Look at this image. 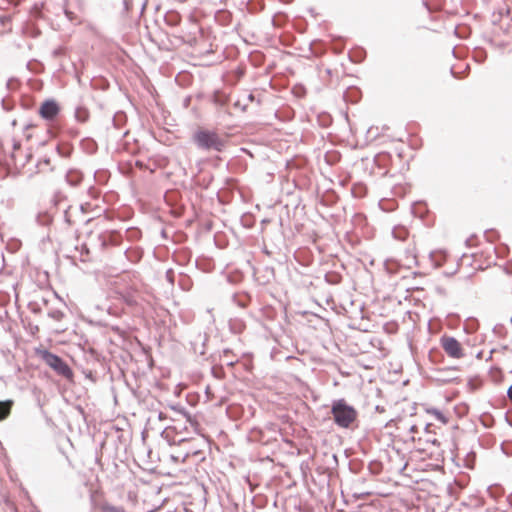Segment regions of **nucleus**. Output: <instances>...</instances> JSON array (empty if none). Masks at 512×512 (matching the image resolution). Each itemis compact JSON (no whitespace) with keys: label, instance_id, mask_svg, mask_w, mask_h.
Here are the masks:
<instances>
[{"label":"nucleus","instance_id":"11","mask_svg":"<svg viewBox=\"0 0 512 512\" xmlns=\"http://www.w3.org/2000/svg\"><path fill=\"white\" fill-rule=\"evenodd\" d=\"M74 116L78 122L84 123L89 118V111L85 107L79 106L75 109Z\"/></svg>","mask_w":512,"mask_h":512},{"label":"nucleus","instance_id":"13","mask_svg":"<svg viewBox=\"0 0 512 512\" xmlns=\"http://www.w3.org/2000/svg\"><path fill=\"white\" fill-rule=\"evenodd\" d=\"M427 411H428V413L434 415L435 418L438 421H440L441 423L446 424L448 422L447 417L440 410H438L436 408H432V409H429Z\"/></svg>","mask_w":512,"mask_h":512},{"label":"nucleus","instance_id":"22","mask_svg":"<svg viewBox=\"0 0 512 512\" xmlns=\"http://www.w3.org/2000/svg\"><path fill=\"white\" fill-rule=\"evenodd\" d=\"M158 419L159 420H165V419H168V416L165 413H163V412H159Z\"/></svg>","mask_w":512,"mask_h":512},{"label":"nucleus","instance_id":"35","mask_svg":"<svg viewBox=\"0 0 512 512\" xmlns=\"http://www.w3.org/2000/svg\"><path fill=\"white\" fill-rule=\"evenodd\" d=\"M430 424H426L425 429L428 430Z\"/></svg>","mask_w":512,"mask_h":512},{"label":"nucleus","instance_id":"20","mask_svg":"<svg viewBox=\"0 0 512 512\" xmlns=\"http://www.w3.org/2000/svg\"><path fill=\"white\" fill-rule=\"evenodd\" d=\"M326 281L330 284H337L339 282V279L337 275H333V278L331 279L329 275H326Z\"/></svg>","mask_w":512,"mask_h":512},{"label":"nucleus","instance_id":"3","mask_svg":"<svg viewBox=\"0 0 512 512\" xmlns=\"http://www.w3.org/2000/svg\"><path fill=\"white\" fill-rule=\"evenodd\" d=\"M171 421H173L175 424L172 426L166 427L161 432V437L165 439L170 445L172 444H179L181 442H184L187 440V437L180 436L181 434L187 433L189 434L190 431L195 432L189 425V423H186V420L184 421V424L180 423V418H174L169 417Z\"/></svg>","mask_w":512,"mask_h":512},{"label":"nucleus","instance_id":"2","mask_svg":"<svg viewBox=\"0 0 512 512\" xmlns=\"http://www.w3.org/2000/svg\"><path fill=\"white\" fill-rule=\"evenodd\" d=\"M331 414L334 423L343 429L353 428L358 419L357 410L343 398L332 401Z\"/></svg>","mask_w":512,"mask_h":512},{"label":"nucleus","instance_id":"14","mask_svg":"<svg viewBox=\"0 0 512 512\" xmlns=\"http://www.w3.org/2000/svg\"><path fill=\"white\" fill-rule=\"evenodd\" d=\"M48 316L50 318H52L53 320L61 321L64 317V313H63V311H61L59 309H50L48 311Z\"/></svg>","mask_w":512,"mask_h":512},{"label":"nucleus","instance_id":"25","mask_svg":"<svg viewBox=\"0 0 512 512\" xmlns=\"http://www.w3.org/2000/svg\"><path fill=\"white\" fill-rule=\"evenodd\" d=\"M55 150H56V151H57V152H58L62 157H67V156H68V154H63V153L61 152V150H60V147H59V146H56V147H55Z\"/></svg>","mask_w":512,"mask_h":512},{"label":"nucleus","instance_id":"17","mask_svg":"<svg viewBox=\"0 0 512 512\" xmlns=\"http://www.w3.org/2000/svg\"><path fill=\"white\" fill-rule=\"evenodd\" d=\"M233 299H234V302H235L238 306H240V307H242V308H244V307H246V306H247V303H248V299H247V297H243L242 299H238V296L234 295V296H233Z\"/></svg>","mask_w":512,"mask_h":512},{"label":"nucleus","instance_id":"23","mask_svg":"<svg viewBox=\"0 0 512 512\" xmlns=\"http://www.w3.org/2000/svg\"><path fill=\"white\" fill-rule=\"evenodd\" d=\"M507 396H508L509 400L512 401V384L510 385V387L507 390Z\"/></svg>","mask_w":512,"mask_h":512},{"label":"nucleus","instance_id":"29","mask_svg":"<svg viewBox=\"0 0 512 512\" xmlns=\"http://www.w3.org/2000/svg\"><path fill=\"white\" fill-rule=\"evenodd\" d=\"M228 353H230V351H229L228 349H226V350H224V351H223L224 356H227V355H228Z\"/></svg>","mask_w":512,"mask_h":512},{"label":"nucleus","instance_id":"18","mask_svg":"<svg viewBox=\"0 0 512 512\" xmlns=\"http://www.w3.org/2000/svg\"><path fill=\"white\" fill-rule=\"evenodd\" d=\"M17 85L18 80L16 78H10L6 83L8 89H15Z\"/></svg>","mask_w":512,"mask_h":512},{"label":"nucleus","instance_id":"19","mask_svg":"<svg viewBox=\"0 0 512 512\" xmlns=\"http://www.w3.org/2000/svg\"><path fill=\"white\" fill-rule=\"evenodd\" d=\"M435 256H436L435 252H430L429 258H430L431 262L433 263V265L434 266H440L441 265V261L438 260V259H435Z\"/></svg>","mask_w":512,"mask_h":512},{"label":"nucleus","instance_id":"31","mask_svg":"<svg viewBox=\"0 0 512 512\" xmlns=\"http://www.w3.org/2000/svg\"><path fill=\"white\" fill-rule=\"evenodd\" d=\"M91 502H92V505L95 507V506H96V503H95V501H94L93 497H91Z\"/></svg>","mask_w":512,"mask_h":512},{"label":"nucleus","instance_id":"37","mask_svg":"<svg viewBox=\"0 0 512 512\" xmlns=\"http://www.w3.org/2000/svg\"><path fill=\"white\" fill-rule=\"evenodd\" d=\"M510 322L512 323V317L510 318Z\"/></svg>","mask_w":512,"mask_h":512},{"label":"nucleus","instance_id":"34","mask_svg":"<svg viewBox=\"0 0 512 512\" xmlns=\"http://www.w3.org/2000/svg\"><path fill=\"white\" fill-rule=\"evenodd\" d=\"M326 72H327V74H331V70L330 69H327Z\"/></svg>","mask_w":512,"mask_h":512},{"label":"nucleus","instance_id":"10","mask_svg":"<svg viewBox=\"0 0 512 512\" xmlns=\"http://www.w3.org/2000/svg\"><path fill=\"white\" fill-rule=\"evenodd\" d=\"M12 405L13 401L11 400L0 401V421L6 419L9 416Z\"/></svg>","mask_w":512,"mask_h":512},{"label":"nucleus","instance_id":"12","mask_svg":"<svg viewBox=\"0 0 512 512\" xmlns=\"http://www.w3.org/2000/svg\"><path fill=\"white\" fill-rule=\"evenodd\" d=\"M43 9H44L43 2L35 3L30 9V14L32 17H34L36 19L42 18L43 17Z\"/></svg>","mask_w":512,"mask_h":512},{"label":"nucleus","instance_id":"33","mask_svg":"<svg viewBox=\"0 0 512 512\" xmlns=\"http://www.w3.org/2000/svg\"><path fill=\"white\" fill-rule=\"evenodd\" d=\"M54 54H55V55H58V54H59V51H58V50H55V51H54Z\"/></svg>","mask_w":512,"mask_h":512},{"label":"nucleus","instance_id":"24","mask_svg":"<svg viewBox=\"0 0 512 512\" xmlns=\"http://www.w3.org/2000/svg\"><path fill=\"white\" fill-rule=\"evenodd\" d=\"M124 8H125V10H126V11H129V9H130V3H129V1H128V0H124Z\"/></svg>","mask_w":512,"mask_h":512},{"label":"nucleus","instance_id":"9","mask_svg":"<svg viewBox=\"0 0 512 512\" xmlns=\"http://www.w3.org/2000/svg\"><path fill=\"white\" fill-rule=\"evenodd\" d=\"M164 21L167 25H169L171 27H176L181 22V16L177 11L170 10V11L166 12V14L164 16Z\"/></svg>","mask_w":512,"mask_h":512},{"label":"nucleus","instance_id":"32","mask_svg":"<svg viewBox=\"0 0 512 512\" xmlns=\"http://www.w3.org/2000/svg\"><path fill=\"white\" fill-rule=\"evenodd\" d=\"M145 8V3L141 4V10H144Z\"/></svg>","mask_w":512,"mask_h":512},{"label":"nucleus","instance_id":"4","mask_svg":"<svg viewBox=\"0 0 512 512\" xmlns=\"http://www.w3.org/2000/svg\"><path fill=\"white\" fill-rule=\"evenodd\" d=\"M41 359L48 365L51 369H53L58 375L64 377L65 379H72L73 371L68 366V364L58 355L48 351L43 350L41 352Z\"/></svg>","mask_w":512,"mask_h":512},{"label":"nucleus","instance_id":"16","mask_svg":"<svg viewBox=\"0 0 512 512\" xmlns=\"http://www.w3.org/2000/svg\"><path fill=\"white\" fill-rule=\"evenodd\" d=\"M393 234L396 239H399L401 241H404L407 237V231L405 229H400L399 233L397 232V230H394Z\"/></svg>","mask_w":512,"mask_h":512},{"label":"nucleus","instance_id":"21","mask_svg":"<svg viewBox=\"0 0 512 512\" xmlns=\"http://www.w3.org/2000/svg\"><path fill=\"white\" fill-rule=\"evenodd\" d=\"M98 238H99V240L101 241V244H100V245H101V247H102V248H104V247L107 245V239H106V238H107V236H106V235H102V234H100V235L98 236Z\"/></svg>","mask_w":512,"mask_h":512},{"label":"nucleus","instance_id":"6","mask_svg":"<svg viewBox=\"0 0 512 512\" xmlns=\"http://www.w3.org/2000/svg\"><path fill=\"white\" fill-rule=\"evenodd\" d=\"M59 111V105L53 99L45 100L39 108V114L41 117L49 121L54 120L59 114Z\"/></svg>","mask_w":512,"mask_h":512},{"label":"nucleus","instance_id":"36","mask_svg":"<svg viewBox=\"0 0 512 512\" xmlns=\"http://www.w3.org/2000/svg\"><path fill=\"white\" fill-rule=\"evenodd\" d=\"M411 431L414 432L415 431V426H412L411 427Z\"/></svg>","mask_w":512,"mask_h":512},{"label":"nucleus","instance_id":"26","mask_svg":"<svg viewBox=\"0 0 512 512\" xmlns=\"http://www.w3.org/2000/svg\"><path fill=\"white\" fill-rule=\"evenodd\" d=\"M127 303H128L129 305H135V304H136V301H135V300H133V299H127Z\"/></svg>","mask_w":512,"mask_h":512},{"label":"nucleus","instance_id":"27","mask_svg":"<svg viewBox=\"0 0 512 512\" xmlns=\"http://www.w3.org/2000/svg\"><path fill=\"white\" fill-rule=\"evenodd\" d=\"M375 409H376L377 411H379V412H383V411H384V408H382V407H380V406H378V405L376 406V408H375Z\"/></svg>","mask_w":512,"mask_h":512},{"label":"nucleus","instance_id":"8","mask_svg":"<svg viewBox=\"0 0 512 512\" xmlns=\"http://www.w3.org/2000/svg\"><path fill=\"white\" fill-rule=\"evenodd\" d=\"M65 178L70 186L77 187L83 180V174L77 169H70Z\"/></svg>","mask_w":512,"mask_h":512},{"label":"nucleus","instance_id":"30","mask_svg":"<svg viewBox=\"0 0 512 512\" xmlns=\"http://www.w3.org/2000/svg\"><path fill=\"white\" fill-rule=\"evenodd\" d=\"M20 147L19 143H14V149H18Z\"/></svg>","mask_w":512,"mask_h":512},{"label":"nucleus","instance_id":"15","mask_svg":"<svg viewBox=\"0 0 512 512\" xmlns=\"http://www.w3.org/2000/svg\"><path fill=\"white\" fill-rule=\"evenodd\" d=\"M43 166H47L48 167V170L52 171L53 168L50 167V158L49 157H43L41 160L38 161L37 163V167L42 171L43 170Z\"/></svg>","mask_w":512,"mask_h":512},{"label":"nucleus","instance_id":"5","mask_svg":"<svg viewBox=\"0 0 512 512\" xmlns=\"http://www.w3.org/2000/svg\"><path fill=\"white\" fill-rule=\"evenodd\" d=\"M441 345L444 351L452 358H462L464 356L461 344L459 341L451 336H443L441 338Z\"/></svg>","mask_w":512,"mask_h":512},{"label":"nucleus","instance_id":"1","mask_svg":"<svg viewBox=\"0 0 512 512\" xmlns=\"http://www.w3.org/2000/svg\"><path fill=\"white\" fill-rule=\"evenodd\" d=\"M192 142L204 152L220 153L226 146V141L216 131L202 128L193 133Z\"/></svg>","mask_w":512,"mask_h":512},{"label":"nucleus","instance_id":"7","mask_svg":"<svg viewBox=\"0 0 512 512\" xmlns=\"http://www.w3.org/2000/svg\"><path fill=\"white\" fill-rule=\"evenodd\" d=\"M169 408L174 411L175 417L174 418H183L186 420V423H189L190 427L197 431L199 427L198 421L193 417L182 405L180 404H174L169 405Z\"/></svg>","mask_w":512,"mask_h":512},{"label":"nucleus","instance_id":"28","mask_svg":"<svg viewBox=\"0 0 512 512\" xmlns=\"http://www.w3.org/2000/svg\"><path fill=\"white\" fill-rule=\"evenodd\" d=\"M226 364H227V365H233V364H234V361H233V360H227V361H226Z\"/></svg>","mask_w":512,"mask_h":512}]
</instances>
